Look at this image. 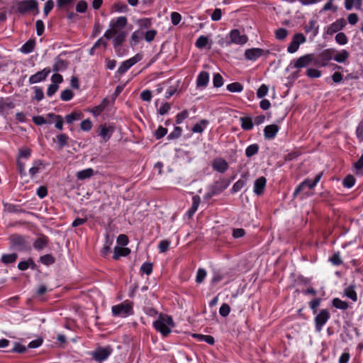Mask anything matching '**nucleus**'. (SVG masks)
Listing matches in <instances>:
<instances>
[{"mask_svg": "<svg viewBox=\"0 0 363 363\" xmlns=\"http://www.w3.org/2000/svg\"><path fill=\"white\" fill-rule=\"evenodd\" d=\"M127 24L128 18L126 16H121L112 18L109 23V28L104 33V37L106 40H111L121 33H124L126 38L127 32L124 30V28L126 27Z\"/></svg>", "mask_w": 363, "mask_h": 363, "instance_id": "f257e3e1", "label": "nucleus"}, {"mask_svg": "<svg viewBox=\"0 0 363 363\" xmlns=\"http://www.w3.org/2000/svg\"><path fill=\"white\" fill-rule=\"evenodd\" d=\"M152 325L157 332L166 337L171 333V329L174 327V323L172 316L160 313L158 318L153 322Z\"/></svg>", "mask_w": 363, "mask_h": 363, "instance_id": "f03ea898", "label": "nucleus"}, {"mask_svg": "<svg viewBox=\"0 0 363 363\" xmlns=\"http://www.w3.org/2000/svg\"><path fill=\"white\" fill-rule=\"evenodd\" d=\"M28 237L13 234L9 237L11 247L18 252H28L31 250V244Z\"/></svg>", "mask_w": 363, "mask_h": 363, "instance_id": "7ed1b4c3", "label": "nucleus"}, {"mask_svg": "<svg viewBox=\"0 0 363 363\" xmlns=\"http://www.w3.org/2000/svg\"><path fill=\"white\" fill-rule=\"evenodd\" d=\"M16 11L21 15L28 13L36 16L39 13L38 2L36 0H23L16 4Z\"/></svg>", "mask_w": 363, "mask_h": 363, "instance_id": "20e7f679", "label": "nucleus"}, {"mask_svg": "<svg viewBox=\"0 0 363 363\" xmlns=\"http://www.w3.org/2000/svg\"><path fill=\"white\" fill-rule=\"evenodd\" d=\"M336 50L334 48L325 49L317 55L313 54V65L318 67H325L333 59Z\"/></svg>", "mask_w": 363, "mask_h": 363, "instance_id": "39448f33", "label": "nucleus"}, {"mask_svg": "<svg viewBox=\"0 0 363 363\" xmlns=\"http://www.w3.org/2000/svg\"><path fill=\"white\" fill-rule=\"evenodd\" d=\"M323 172H320L315 175L313 181H311L309 178L305 179L295 189V190L293 193V198H296L298 196V195L301 191H303L306 187H308L310 189H313L320 182V180L323 177Z\"/></svg>", "mask_w": 363, "mask_h": 363, "instance_id": "423d86ee", "label": "nucleus"}, {"mask_svg": "<svg viewBox=\"0 0 363 363\" xmlns=\"http://www.w3.org/2000/svg\"><path fill=\"white\" fill-rule=\"evenodd\" d=\"M112 313L114 316L127 317L133 314V303L130 301H125L122 303L113 306Z\"/></svg>", "mask_w": 363, "mask_h": 363, "instance_id": "0eeeda50", "label": "nucleus"}, {"mask_svg": "<svg viewBox=\"0 0 363 363\" xmlns=\"http://www.w3.org/2000/svg\"><path fill=\"white\" fill-rule=\"evenodd\" d=\"M315 315V330L316 332L320 333L322 331L324 325L330 318V313L328 309H321L318 313Z\"/></svg>", "mask_w": 363, "mask_h": 363, "instance_id": "6e6552de", "label": "nucleus"}, {"mask_svg": "<svg viewBox=\"0 0 363 363\" xmlns=\"http://www.w3.org/2000/svg\"><path fill=\"white\" fill-rule=\"evenodd\" d=\"M125 35L121 33L117 37L113 38L112 43L115 52L118 57H122L127 54L128 50L123 46V43L125 41Z\"/></svg>", "mask_w": 363, "mask_h": 363, "instance_id": "1a4fd4ad", "label": "nucleus"}, {"mask_svg": "<svg viewBox=\"0 0 363 363\" xmlns=\"http://www.w3.org/2000/svg\"><path fill=\"white\" fill-rule=\"evenodd\" d=\"M112 352L113 350L110 346L105 347H99L92 352V357L96 362L101 363L107 359Z\"/></svg>", "mask_w": 363, "mask_h": 363, "instance_id": "9d476101", "label": "nucleus"}, {"mask_svg": "<svg viewBox=\"0 0 363 363\" xmlns=\"http://www.w3.org/2000/svg\"><path fill=\"white\" fill-rule=\"evenodd\" d=\"M234 179L235 177H233L231 179L221 178L219 180L214 182L209 187L216 195H219L229 186L232 180Z\"/></svg>", "mask_w": 363, "mask_h": 363, "instance_id": "9b49d317", "label": "nucleus"}, {"mask_svg": "<svg viewBox=\"0 0 363 363\" xmlns=\"http://www.w3.org/2000/svg\"><path fill=\"white\" fill-rule=\"evenodd\" d=\"M306 41V38L303 34L301 33L294 34L291 42L287 48V52L289 53L296 52L298 50L300 45L304 43Z\"/></svg>", "mask_w": 363, "mask_h": 363, "instance_id": "f8f14e48", "label": "nucleus"}, {"mask_svg": "<svg viewBox=\"0 0 363 363\" xmlns=\"http://www.w3.org/2000/svg\"><path fill=\"white\" fill-rule=\"evenodd\" d=\"M142 60V55L136 54L135 56L123 62L117 69V73L122 75L125 74L132 66Z\"/></svg>", "mask_w": 363, "mask_h": 363, "instance_id": "ddd939ff", "label": "nucleus"}, {"mask_svg": "<svg viewBox=\"0 0 363 363\" xmlns=\"http://www.w3.org/2000/svg\"><path fill=\"white\" fill-rule=\"evenodd\" d=\"M269 53V50H265L262 48H250L247 49L245 51V59L251 61H255L259 57L266 55Z\"/></svg>", "mask_w": 363, "mask_h": 363, "instance_id": "4468645a", "label": "nucleus"}, {"mask_svg": "<svg viewBox=\"0 0 363 363\" xmlns=\"http://www.w3.org/2000/svg\"><path fill=\"white\" fill-rule=\"evenodd\" d=\"M115 132V127L106 123L101 124L98 128V135L101 137L104 142H107Z\"/></svg>", "mask_w": 363, "mask_h": 363, "instance_id": "2eb2a0df", "label": "nucleus"}, {"mask_svg": "<svg viewBox=\"0 0 363 363\" xmlns=\"http://www.w3.org/2000/svg\"><path fill=\"white\" fill-rule=\"evenodd\" d=\"M313 64V54H306L301 56L294 63V67L297 69H301L307 67L311 64Z\"/></svg>", "mask_w": 363, "mask_h": 363, "instance_id": "dca6fc26", "label": "nucleus"}, {"mask_svg": "<svg viewBox=\"0 0 363 363\" xmlns=\"http://www.w3.org/2000/svg\"><path fill=\"white\" fill-rule=\"evenodd\" d=\"M50 72L51 69L50 67H48L44 68L43 70L31 75L29 78V83L30 84H33L45 80Z\"/></svg>", "mask_w": 363, "mask_h": 363, "instance_id": "f3484780", "label": "nucleus"}, {"mask_svg": "<svg viewBox=\"0 0 363 363\" xmlns=\"http://www.w3.org/2000/svg\"><path fill=\"white\" fill-rule=\"evenodd\" d=\"M230 43L237 45H243L248 40L245 35H241L238 29H233L230 32Z\"/></svg>", "mask_w": 363, "mask_h": 363, "instance_id": "a211bd4d", "label": "nucleus"}, {"mask_svg": "<svg viewBox=\"0 0 363 363\" xmlns=\"http://www.w3.org/2000/svg\"><path fill=\"white\" fill-rule=\"evenodd\" d=\"M211 166L214 171L221 174L225 173L229 167L228 162L222 157H217L214 159L212 162Z\"/></svg>", "mask_w": 363, "mask_h": 363, "instance_id": "6ab92c4d", "label": "nucleus"}, {"mask_svg": "<svg viewBox=\"0 0 363 363\" xmlns=\"http://www.w3.org/2000/svg\"><path fill=\"white\" fill-rule=\"evenodd\" d=\"M346 24V21L344 18L337 19L328 27L326 34L332 35L342 30Z\"/></svg>", "mask_w": 363, "mask_h": 363, "instance_id": "aec40b11", "label": "nucleus"}, {"mask_svg": "<svg viewBox=\"0 0 363 363\" xmlns=\"http://www.w3.org/2000/svg\"><path fill=\"white\" fill-rule=\"evenodd\" d=\"M279 127L276 124L267 125L264 128V137L265 140H273L277 136Z\"/></svg>", "mask_w": 363, "mask_h": 363, "instance_id": "412c9836", "label": "nucleus"}, {"mask_svg": "<svg viewBox=\"0 0 363 363\" xmlns=\"http://www.w3.org/2000/svg\"><path fill=\"white\" fill-rule=\"evenodd\" d=\"M267 185V179L264 177H260L257 179L254 182L253 191L257 196H261L264 194Z\"/></svg>", "mask_w": 363, "mask_h": 363, "instance_id": "4be33fe9", "label": "nucleus"}, {"mask_svg": "<svg viewBox=\"0 0 363 363\" xmlns=\"http://www.w3.org/2000/svg\"><path fill=\"white\" fill-rule=\"evenodd\" d=\"M209 82V74L206 71L201 72L196 78V86L198 88L206 87Z\"/></svg>", "mask_w": 363, "mask_h": 363, "instance_id": "5701e85b", "label": "nucleus"}, {"mask_svg": "<svg viewBox=\"0 0 363 363\" xmlns=\"http://www.w3.org/2000/svg\"><path fill=\"white\" fill-rule=\"evenodd\" d=\"M144 38V31L142 29L135 30L130 38V45L133 48L137 45Z\"/></svg>", "mask_w": 363, "mask_h": 363, "instance_id": "b1692460", "label": "nucleus"}, {"mask_svg": "<svg viewBox=\"0 0 363 363\" xmlns=\"http://www.w3.org/2000/svg\"><path fill=\"white\" fill-rule=\"evenodd\" d=\"M48 242L49 238L45 235H41L34 241L33 247L36 250L40 251L48 245Z\"/></svg>", "mask_w": 363, "mask_h": 363, "instance_id": "393cba45", "label": "nucleus"}, {"mask_svg": "<svg viewBox=\"0 0 363 363\" xmlns=\"http://www.w3.org/2000/svg\"><path fill=\"white\" fill-rule=\"evenodd\" d=\"M68 64L67 61L60 57H57L52 66V71L55 72L65 71L67 69Z\"/></svg>", "mask_w": 363, "mask_h": 363, "instance_id": "a878e982", "label": "nucleus"}, {"mask_svg": "<svg viewBox=\"0 0 363 363\" xmlns=\"http://www.w3.org/2000/svg\"><path fill=\"white\" fill-rule=\"evenodd\" d=\"M130 252V250L128 247H122L116 246L114 247V252L113 255V259L115 260H118L121 257H126Z\"/></svg>", "mask_w": 363, "mask_h": 363, "instance_id": "bb28decb", "label": "nucleus"}, {"mask_svg": "<svg viewBox=\"0 0 363 363\" xmlns=\"http://www.w3.org/2000/svg\"><path fill=\"white\" fill-rule=\"evenodd\" d=\"M240 126L242 130L249 131L253 129L254 123L252 119L250 116H244L240 118Z\"/></svg>", "mask_w": 363, "mask_h": 363, "instance_id": "cd10ccee", "label": "nucleus"}, {"mask_svg": "<svg viewBox=\"0 0 363 363\" xmlns=\"http://www.w3.org/2000/svg\"><path fill=\"white\" fill-rule=\"evenodd\" d=\"M44 167L43 162L40 160H35L33 162V167L29 169V174L33 178L40 170Z\"/></svg>", "mask_w": 363, "mask_h": 363, "instance_id": "c85d7f7f", "label": "nucleus"}, {"mask_svg": "<svg viewBox=\"0 0 363 363\" xmlns=\"http://www.w3.org/2000/svg\"><path fill=\"white\" fill-rule=\"evenodd\" d=\"M6 211L9 213H30L28 211H26L25 209L22 208L20 205L13 204V203H6L4 205Z\"/></svg>", "mask_w": 363, "mask_h": 363, "instance_id": "c756f323", "label": "nucleus"}, {"mask_svg": "<svg viewBox=\"0 0 363 363\" xmlns=\"http://www.w3.org/2000/svg\"><path fill=\"white\" fill-rule=\"evenodd\" d=\"M48 117L53 120V121L55 122V127L57 129L60 130H62L63 129L64 121L62 116L56 115L55 113H51L48 114Z\"/></svg>", "mask_w": 363, "mask_h": 363, "instance_id": "7c9ffc66", "label": "nucleus"}, {"mask_svg": "<svg viewBox=\"0 0 363 363\" xmlns=\"http://www.w3.org/2000/svg\"><path fill=\"white\" fill-rule=\"evenodd\" d=\"M200 202L201 198L199 196L195 195L193 196L191 207L187 211V215L189 218H191L196 213L199 208Z\"/></svg>", "mask_w": 363, "mask_h": 363, "instance_id": "2f4dec72", "label": "nucleus"}, {"mask_svg": "<svg viewBox=\"0 0 363 363\" xmlns=\"http://www.w3.org/2000/svg\"><path fill=\"white\" fill-rule=\"evenodd\" d=\"M208 124L209 121L208 120L202 119L192 127L191 130L193 133H202Z\"/></svg>", "mask_w": 363, "mask_h": 363, "instance_id": "473e14b6", "label": "nucleus"}, {"mask_svg": "<svg viewBox=\"0 0 363 363\" xmlns=\"http://www.w3.org/2000/svg\"><path fill=\"white\" fill-rule=\"evenodd\" d=\"M94 174V169L92 168H87L77 172L76 176L78 180H84L91 177Z\"/></svg>", "mask_w": 363, "mask_h": 363, "instance_id": "72a5a7b5", "label": "nucleus"}, {"mask_svg": "<svg viewBox=\"0 0 363 363\" xmlns=\"http://www.w3.org/2000/svg\"><path fill=\"white\" fill-rule=\"evenodd\" d=\"M247 177V173L242 174L241 175V179H238L233 186L231 189V193L235 194L240 191L245 185L246 182L243 179V178H246Z\"/></svg>", "mask_w": 363, "mask_h": 363, "instance_id": "f704fd0d", "label": "nucleus"}, {"mask_svg": "<svg viewBox=\"0 0 363 363\" xmlns=\"http://www.w3.org/2000/svg\"><path fill=\"white\" fill-rule=\"evenodd\" d=\"M18 259V255L16 252L11 254H3L1 257V262L7 265L14 263Z\"/></svg>", "mask_w": 363, "mask_h": 363, "instance_id": "c9c22d12", "label": "nucleus"}, {"mask_svg": "<svg viewBox=\"0 0 363 363\" xmlns=\"http://www.w3.org/2000/svg\"><path fill=\"white\" fill-rule=\"evenodd\" d=\"M350 53L346 50H342L340 52H337L334 54L333 58L335 61L342 63L345 62L349 57Z\"/></svg>", "mask_w": 363, "mask_h": 363, "instance_id": "e433bc0d", "label": "nucleus"}, {"mask_svg": "<svg viewBox=\"0 0 363 363\" xmlns=\"http://www.w3.org/2000/svg\"><path fill=\"white\" fill-rule=\"evenodd\" d=\"M35 46V42L34 40H29L25 43L21 48V51L23 53L28 54L33 51Z\"/></svg>", "mask_w": 363, "mask_h": 363, "instance_id": "4c0bfd02", "label": "nucleus"}, {"mask_svg": "<svg viewBox=\"0 0 363 363\" xmlns=\"http://www.w3.org/2000/svg\"><path fill=\"white\" fill-rule=\"evenodd\" d=\"M31 150L27 147H24L18 150L17 159L28 160L31 157Z\"/></svg>", "mask_w": 363, "mask_h": 363, "instance_id": "58836bf2", "label": "nucleus"}, {"mask_svg": "<svg viewBox=\"0 0 363 363\" xmlns=\"http://www.w3.org/2000/svg\"><path fill=\"white\" fill-rule=\"evenodd\" d=\"M259 147L257 144H252L245 149V155L247 157H251L258 153Z\"/></svg>", "mask_w": 363, "mask_h": 363, "instance_id": "ea45409f", "label": "nucleus"}, {"mask_svg": "<svg viewBox=\"0 0 363 363\" xmlns=\"http://www.w3.org/2000/svg\"><path fill=\"white\" fill-rule=\"evenodd\" d=\"M333 306L338 309L347 310L349 307L347 302L342 301L339 298H335L332 301Z\"/></svg>", "mask_w": 363, "mask_h": 363, "instance_id": "a19ab883", "label": "nucleus"}, {"mask_svg": "<svg viewBox=\"0 0 363 363\" xmlns=\"http://www.w3.org/2000/svg\"><path fill=\"white\" fill-rule=\"evenodd\" d=\"M344 294L347 298L352 299L353 301H357V295L354 286H350L345 289Z\"/></svg>", "mask_w": 363, "mask_h": 363, "instance_id": "79ce46f5", "label": "nucleus"}, {"mask_svg": "<svg viewBox=\"0 0 363 363\" xmlns=\"http://www.w3.org/2000/svg\"><path fill=\"white\" fill-rule=\"evenodd\" d=\"M39 262L46 266H49L55 262V258L52 255L47 254L40 257Z\"/></svg>", "mask_w": 363, "mask_h": 363, "instance_id": "37998d69", "label": "nucleus"}, {"mask_svg": "<svg viewBox=\"0 0 363 363\" xmlns=\"http://www.w3.org/2000/svg\"><path fill=\"white\" fill-rule=\"evenodd\" d=\"M82 118V114L79 112H72L69 114H67L65 116V121L69 123L72 124L75 121L80 120Z\"/></svg>", "mask_w": 363, "mask_h": 363, "instance_id": "c03bdc74", "label": "nucleus"}, {"mask_svg": "<svg viewBox=\"0 0 363 363\" xmlns=\"http://www.w3.org/2000/svg\"><path fill=\"white\" fill-rule=\"evenodd\" d=\"M226 89L230 92H241L243 86L240 82H233L227 85Z\"/></svg>", "mask_w": 363, "mask_h": 363, "instance_id": "a18cd8bd", "label": "nucleus"}, {"mask_svg": "<svg viewBox=\"0 0 363 363\" xmlns=\"http://www.w3.org/2000/svg\"><path fill=\"white\" fill-rule=\"evenodd\" d=\"M194 337H197L200 341H203L211 345H213L215 343V339L211 335L194 334Z\"/></svg>", "mask_w": 363, "mask_h": 363, "instance_id": "49530a36", "label": "nucleus"}, {"mask_svg": "<svg viewBox=\"0 0 363 363\" xmlns=\"http://www.w3.org/2000/svg\"><path fill=\"white\" fill-rule=\"evenodd\" d=\"M355 181L354 176L348 174L344 178L342 185L345 188L350 189L354 185Z\"/></svg>", "mask_w": 363, "mask_h": 363, "instance_id": "de8ad7c7", "label": "nucleus"}, {"mask_svg": "<svg viewBox=\"0 0 363 363\" xmlns=\"http://www.w3.org/2000/svg\"><path fill=\"white\" fill-rule=\"evenodd\" d=\"M321 298H315L308 303V306L311 309L313 314L318 313V308L320 305Z\"/></svg>", "mask_w": 363, "mask_h": 363, "instance_id": "09e8293b", "label": "nucleus"}, {"mask_svg": "<svg viewBox=\"0 0 363 363\" xmlns=\"http://www.w3.org/2000/svg\"><path fill=\"white\" fill-rule=\"evenodd\" d=\"M207 276L206 270L203 268H199L196 276V282L199 284L203 282Z\"/></svg>", "mask_w": 363, "mask_h": 363, "instance_id": "8fccbe9b", "label": "nucleus"}, {"mask_svg": "<svg viewBox=\"0 0 363 363\" xmlns=\"http://www.w3.org/2000/svg\"><path fill=\"white\" fill-rule=\"evenodd\" d=\"M16 166H17V169L18 171V173H19L21 177H26L27 175V172L26 171V164L23 161V160L17 159L16 160Z\"/></svg>", "mask_w": 363, "mask_h": 363, "instance_id": "3c124183", "label": "nucleus"}, {"mask_svg": "<svg viewBox=\"0 0 363 363\" xmlns=\"http://www.w3.org/2000/svg\"><path fill=\"white\" fill-rule=\"evenodd\" d=\"M56 138L57 145L60 148H62L67 145V140L69 139V137L66 134H59L56 136Z\"/></svg>", "mask_w": 363, "mask_h": 363, "instance_id": "603ef678", "label": "nucleus"}, {"mask_svg": "<svg viewBox=\"0 0 363 363\" xmlns=\"http://www.w3.org/2000/svg\"><path fill=\"white\" fill-rule=\"evenodd\" d=\"M182 128L179 126H175L174 130L168 135L167 139L169 140L177 139L182 135Z\"/></svg>", "mask_w": 363, "mask_h": 363, "instance_id": "864d4df0", "label": "nucleus"}, {"mask_svg": "<svg viewBox=\"0 0 363 363\" xmlns=\"http://www.w3.org/2000/svg\"><path fill=\"white\" fill-rule=\"evenodd\" d=\"M316 21L315 20H311L308 25L305 26V31L309 33L313 30V35H316L318 33V28L315 27Z\"/></svg>", "mask_w": 363, "mask_h": 363, "instance_id": "5fc2aeb1", "label": "nucleus"}, {"mask_svg": "<svg viewBox=\"0 0 363 363\" xmlns=\"http://www.w3.org/2000/svg\"><path fill=\"white\" fill-rule=\"evenodd\" d=\"M208 37L204 36V35H201L197 38L195 45L198 48L202 49V48H204L205 47H206V45H208Z\"/></svg>", "mask_w": 363, "mask_h": 363, "instance_id": "6e6d98bb", "label": "nucleus"}, {"mask_svg": "<svg viewBox=\"0 0 363 363\" xmlns=\"http://www.w3.org/2000/svg\"><path fill=\"white\" fill-rule=\"evenodd\" d=\"M153 265L151 262H144L140 267V272L149 276L152 273Z\"/></svg>", "mask_w": 363, "mask_h": 363, "instance_id": "4d7b16f0", "label": "nucleus"}, {"mask_svg": "<svg viewBox=\"0 0 363 363\" xmlns=\"http://www.w3.org/2000/svg\"><path fill=\"white\" fill-rule=\"evenodd\" d=\"M335 41L340 45H346L348 43V38L344 33H337L335 35Z\"/></svg>", "mask_w": 363, "mask_h": 363, "instance_id": "13d9d810", "label": "nucleus"}, {"mask_svg": "<svg viewBox=\"0 0 363 363\" xmlns=\"http://www.w3.org/2000/svg\"><path fill=\"white\" fill-rule=\"evenodd\" d=\"M74 97V93L72 90L67 89L63 90L60 94V99L62 101H68Z\"/></svg>", "mask_w": 363, "mask_h": 363, "instance_id": "bf43d9fd", "label": "nucleus"}, {"mask_svg": "<svg viewBox=\"0 0 363 363\" xmlns=\"http://www.w3.org/2000/svg\"><path fill=\"white\" fill-rule=\"evenodd\" d=\"M330 262L335 266H340L342 264L340 252H335L329 259Z\"/></svg>", "mask_w": 363, "mask_h": 363, "instance_id": "052dcab7", "label": "nucleus"}, {"mask_svg": "<svg viewBox=\"0 0 363 363\" xmlns=\"http://www.w3.org/2000/svg\"><path fill=\"white\" fill-rule=\"evenodd\" d=\"M214 87L219 88L223 85V78L219 73H215L213 78Z\"/></svg>", "mask_w": 363, "mask_h": 363, "instance_id": "680f3d73", "label": "nucleus"}, {"mask_svg": "<svg viewBox=\"0 0 363 363\" xmlns=\"http://www.w3.org/2000/svg\"><path fill=\"white\" fill-rule=\"evenodd\" d=\"M171 242L168 240H162L158 245V250L160 253L166 252L170 245Z\"/></svg>", "mask_w": 363, "mask_h": 363, "instance_id": "e2e57ef3", "label": "nucleus"}, {"mask_svg": "<svg viewBox=\"0 0 363 363\" xmlns=\"http://www.w3.org/2000/svg\"><path fill=\"white\" fill-rule=\"evenodd\" d=\"M288 35V30L286 28H281L275 31V37L277 40H283Z\"/></svg>", "mask_w": 363, "mask_h": 363, "instance_id": "0e129e2a", "label": "nucleus"}, {"mask_svg": "<svg viewBox=\"0 0 363 363\" xmlns=\"http://www.w3.org/2000/svg\"><path fill=\"white\" fill-rule=\"evenodd\" d=\"M113 7L116 11L119 13H126L128 11V6L121 2L115 3Z\"/></svg>", "mask_w": 363, "mask_h": 363, "instance_id": "69168bd1", "label": "nucleus"}, {"mask_svg": "<svg viewBox=\"0 0 363 363\" xmlns=\"http://www.w3.org/2000/svg\"><path fill=\"white\" fill-rule=\"evenodd\" d=\"M268 91H269L268 86L264 84H262L259 87V89L257 90V98L262 99L267 94Z\"/></svg>", "mask_w": 363, "mask_h": 363, "instance_id": "338daca9", "label": "nucleus"}, {"mask_svg": "<svg viewBox=\"0 0 363 363\" xmlns=\"http://www.w3.org/2000/svg\"><path fill=\"white\" fill-rule=\"evenodd\" d=\"M356 136L359 143L363 142V121H361L356 129Z\"/></svg>", "mask_w": 363, "mask_h": 363, "instance_id": "774afa93", "label": "nucleus"}]
</instances>
